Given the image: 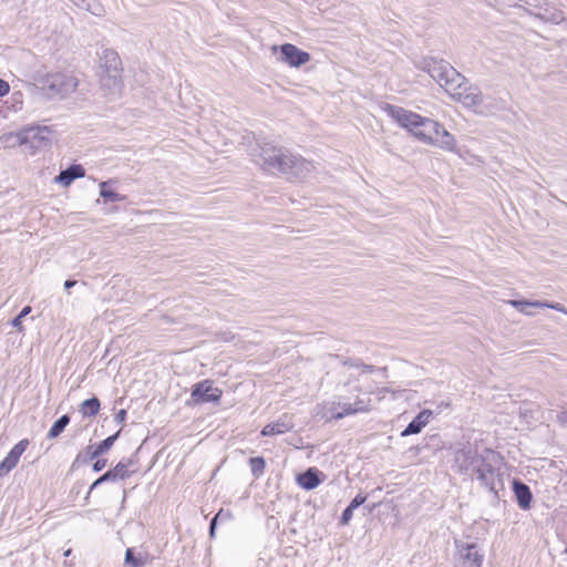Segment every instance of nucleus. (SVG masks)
Segmentation results:
<instances>
[{
  "instance_id": "nucleus-1",
  "label": "nucleus",
  "mask_w": 567,
  "mask_h": 567,
  "mask_svg": "<svg viewBox=\"0 0 567 567\" xmlns=\"http://www.w3.org/2000/svg\"><path fill=\"white\" fill-rule=\"evenodd\" d=\"M383 110L394 122L406 128L421 142L444 151H454L455 137L439 122L392 104H385Z\"/></svg>"
},
{
  "instance_id": "nucleus-2",
  "label": "nucleus",
  "mask_w": 567,
  "mask_h": 567,
  "mask_svg": "<svg viewBox=\"0 0 567 567\" xmlns=\"http://www.w3.org/2000/svg\"><path fill=\"white\" fill-rule=\"evenodd\" d=\"M250 155L256 164L271 174L281 173L297 178H305L316 168L312 162L271 143L258 144Z\"/></svg>"
},
{
  "instance_id": "nucleus-3",
  "label": "nucleus",
  "mask_w": 567,
  "mask_h": 567,
  "mask_svg": "<svg viewBox=\"0 0 567 567\" xmlns=\"http://www.w3.org/2000/svg\"><path fill=\"white\" fill-rule=\"evenodd\" d=\"M425 70L453 99L456 100L458 95H462L461 92L466 86L467 81L449 62L431 58L425 60Z\"/></svg>"
},
{
  "instance_id": "nucleus-4",
  "label": "nucleus",
  "mask_w": 567,
  "mask_h": 567,
  "mask_svg": "<svg viewBox=\"0 0 567 567\" xmlns=\"http://www.w3.org/2000/svg\"><path fill=\"white\" fill-rule=\"evenodd\" d=\"M456 99L464 106L473 109L475 113L484 116L495 115L497 112L505 109V102L489 95H483L481 90L476 86L467 85Z\"/></svg>"
},
{
  "instance_id": "nucleus-5",
  "label": "nucleus",
  "mask_w": 567,
  "mask_h": 567,
  "mask_svg": "<svg viewBox=\"0 0 567 567\" xmlns=\"http://www.w3.org/2000/svg\"><path fill=\"white\" fill-rule=\"evenodd\" d=\"M42 90L45 91L47 95L51 99L54 97H66L73 93L78 85V79L71 73L66 72H54L48 73L41 81Z\"/></svg>"
},
{
  "instance_id": "nucleus-6",
  "label": "nucleus",
  "mask_w": 567,
  "mask_h": 567,
  "mask_svg": "<svg viewBox=\"0 0 567 567\" xmlns=\"http://www.w3.org/2000/svg\"><path fill=\"white\" fill-rule=\"evenodd\" d=\"M493 458H495V454L488 453V457L475 458L473 466L481 484L497 494L498 488L502 487V478L498 468L492 463Z\"/></svg>"
},
{
  "instance_id": "nucleus-7",
  "label": "nucleus",
  "mask_w": 567,
  "mask_h": 567,
  "mask_svg": "<svg viewBox=\"0 0 567 567\" xmlns=\"http://www.w3.org/2000/svg\"><path fill=\"white\" fill-rule=\"evenodd\" d=\"M454 567H482L484 554L474 543L454 540Z\"/></svg>"
},
{
  "instance_id": "nucleus-8",
  "label": "nucleus",
  "mask_w": 567,
  "mask_h": 567,
  "mask_svg": "<svg viewBox=\"0 0 567 567\" xmlns=\"http://www.w3.org/2000/svg\"><path fill=\"white\" fill-rule=\"evenodd\" d=\"M50 130L47 126H30L17 134H10L6 137V142L14 138L20 145L32 143L33 146L40 147L50 143Z\"/></svg>"
},
{
  "instance_id": "nucleus-9",
  "label": "nucleus",
  "mask_w": 567,
  "mask_h": 567,
  "mask_svg": "<svg viewBox=\"0 0 567 567\" xmlns=\"http://www.w3.org/2000/svg\"><path fill=\"white\" fill-rule=\"evenodd\" d=\"M357 405H359L358 409L351 410L350 408H348V410L346 411H340L341 401L327 402L322 406V416L326 417L327 420H341L348 415L365 413L370 411V400L365 401L363 399L358 398Z\"/></svg>"
},
{
  "instance_id": "nucleus-10",
  "label": "nucleus",
  "mask_w": 567,
  "mask_h": 567,
  "mask_svg": "<svg viewBox=\"0 0 567 567\" xmlns=\"http://www.w3.org/2000/svg\"><path fill=\"white\" fill-rule=\"evenodd\" d=\"M223 391L214 386L213 381L204 380L194 384L190 398L196 404L218 402L221 398Z\"/></svg>"
},
{
  "instance_id": "nucleus-11",
  "label": "nucleus",
  "mask_w": 567,
  "mask_h": 567,
  "mask_svg": "<svg viewBox=\"0 0 567 567\" xmlns=\"http://www.w3.org/2000/svg\"><path fill=\"white\" fill-rule=\"evenodd\" d=\"M279 50L281 53L280 61L285 64H288L290 68H299L308 63L311 59L308 52L302 51L291 43H285L280 45Z\"/></svg>"
},
{
  "instance_id": "nucleus-12",
  "label": "nucleus",
  "mask_w": 567,
  "mask_h": 567,
  "mask_svg": "<svg viewBox=\"0 0 567 567\" xmlns=\"http://www.w3.org/2000/svg\"><path fill=\"white\" fill-rule=\"evenodd\" d=\"M29 445L30 441L28 439H23L10 450L0 463V477L8 475L18 465L21 455L25 452Z\"/></svg>"
},
{
  "instance_id": "nucleus-13",
  "label": "nucleus",
  "mask_w": 567,
  "mask_h": 567,
  "mask_svg": "<svg viewBox=\"0 0 567 567\" xmlns=\"http://www.w3.org/2000/svg\"><path fill=\"white\" fill-rule=\"evenodd\" d=\"M29 445L30 441L28 439H23L10 450L0 463V477L8 475L18 465L21 455L25 452Z\"/></svg>"
},
{
  "instance_id": "nucleus-14",
  "label": "nucleus",
  "mask_w": 567,
  "mask_h": 567,
  "mask_svg": "<svg viewBox=\"0 0 567 567\" xmlns=\"http://www.w3.org/2000/svg\"><path fill=\"white\" fill-rule=\"evenodd\" d=\"M293 422L290 416L287 414L281 415L276 421L267 424L261 430L262 436H272V435H280L285 434L293 429Z\"/></svg>"
},
{
  "instance_id": "nucleus-15",
  "label": "nucleus",
  "mask_w": 567,
  "mask_h": 567,
  "mask_svg": "<svg viewBox=\"0 0 567 567\" xmlns=\"http://www.w3.org/2000/svg\"><path fill=\"white\" fill-rule=\"evenodd\" d=\"M100 81L109 95H118L122 87V71L115 72H101Z\"/></svg>"
},
{
  "instance_id": "nucleus-16",
  "label": "nucleus",
  "mask_w": 567,
  "mask_h": 567,
  "mask_svg": "<svg viewBox=\"0 0 567 567\" xmlns=\"http://www.w3.org/2000/svg\"><path fill=\"white\" fill-rule=\"evenodd\" d=\"M101 72L122 71V62L116 51L112 49L103 50L100 55Z\"/></svg>"
},
{
  "instance_id": "nucleus-17",
  "label": "nucleus",
  "mask_w": 567,
  "mask_h": 567,
  "mask_svg": "<svg viewBox=\"0 0 567 567\" xmlns=\"http://www.w3.org/2000/svg\"><path fill=\"white\" fill-rule=\"evenodd\" d=\"M433 415L431 410H422L402 431L401 436H409L420 433L426 426Z\"/></svg>"
},
{
  "instance_id": "nucleus-18",
  "label": "nucleus",
  "mask_w": 567,
  "mask_h": 567,
  "mask_svg": "<svg viewBox=\"0 0 567 567\" xmlns=\"http://www.w3.org/2000/svg\"><path fill=\"white\" fill-rule=\"evenodd\" d=\"M85 175V169L80 164H73L69 166L66 169L60 172V174L55 177V182L61 184L62 186H69L76 178H81Z\"/></svg>"
},
{
  "instance_id": "nucleus-19",
  "label": "nucleus",
  "mask_w": 567,
  "mask_h": 567,
  "mask_svg": "<svg viewBox=\"0 0 567 567\" xmlns=\"http://www.w3.org/2000/svg\"><path fill=\"white\" fill-rule=\"evenodd\" d=\"M513 489H514L518 506L522 509H528L530 507V503H532V498H533L529 486L518 480H515L513 482Z\"/></svg>"
},
{
  "instance_id": "nucleus-20",
  "label": "nucleus",
  "mask_w": 567,
  "mask_h": 567,
  "mask_svg": "<svg viewBox=\"0 0 567 567\" xmlns=\"http://www.w3.org/2000/svg\"><path fill=\"white\" fill-rule=\"evenodd\" d=\"M132 472L128 470V464L118 462L113 468L105 472L100 476V482H110L116 480H125L130 477Z\"/></svg>"
},
{
  "instance_id": "nucleus-21",
  "label": "nucleus",
  "mask_w": 567,
  "mask_h": 567,
  "mask_svg": "<svg viewBox=\"0 0 567 567\" xmlns=\"http://www.w3.org/2000/svg\"><path fill=\"white\" fill-rule=\"evenodd\" d=\"M318 474H319L318 470L308 468L306 472L298 475L297 482L302 488H305L307 491L313 489L321 482Z\"/></svg>"
},
{
  "instance_id": "nucleus-22",
  "label": "nucleus",
  "mask_w": 567,
  "mask_h": 567,
  "mask_svg": "<svg viewBox=\"0 0 567 567\" xmlns=\"http://www.w3.org/2000/svg\"><path fill=\"white\" fill-rule=\"evenodd\" d=\"M508 303L512 305L519 312L527 315V316L534 315V312L532 311V308H544V306H546V302H543V301H526V300H509Z\"/></svg>"
},
{
  "instance_id": "nucleus-23",
  "label": "nucleus",
  "mask_w": 567,
  "mask_h": 567,
  "mask_svg": "<svg viewBox=\"0 0 567 567\" xmlns=\"http://www.w3.org/2000/svg\"><path fill=\"white\" fill-rule=\"evenodd\" d=\"M100 400L95 396L84 400L80 405V412L83 416H95L100 411Z\"/></svg>"
},
{
  "instance_id": "nucleus-24",
  "label": "nucleus",
  "mask_w": 567,
  "mask_h": 567,
  "mask_svg": "<svg viewBox=\"0 0 567 567\" xmlns=\"http://www.w3.org/2000/svg\"><path fill=\"white\" fill-rule=\"evenodd\" d=\"M75 6L87 10L94 16H102L104 13L103 7L96 0H71Z\"/></svg>"
},
{
  "instance_id": "nucleus-25",
  "label": "nucleus",
  "mask_w": 567,
  "mask_h": 567,
  "mask_svg": "<svg viewBox=\"0 0 567 567\" xmlns=\"http://www.w3.org/2000/svg\"><path fill=\"white\" fill-rule=\"evenodd\" d=\"M111 184V181L101 182L100 183V196L103 197L105 200L109 202H123L125 199V196L112 190L109 188V185Z\"/></svg>"
},
{
  "instance_id": "nucleus-26",
  "label": "nucleus",
  "mask_w": 567,
  "mask_h": 567,
  "mask_svg": "<svg viewBox=\"0 0 567 567\" xmlns=\"http://www.w3.org/2000/svg\"><path fill=\"white\" fill-rule=\"evenodd\" d=\"M69 423H70V416L68 414L60 416L51 426V429L48 433V437L49 439L58 437L64 431V429L68 426Z\"/></svg>"
},
{
  "instance_id": "nucleus-27",
  "label": "nucleus",
  "mask_w": 567,
  "mask_h": 567,
  "mask_svg": "<svg viewBox=\"0 0 567 567\" xmlns=\"http://www.w3.org/2000/svg\"><path fill=\"white\" fill-rule=\"evenodd\" d=\"M125 564L131 567H144L146 565L145 556L141 554L136 557L132 548H127L125 551Z\"/></svg>"
},
{
  "instance_id": "nucleus-28",
  "label": "nucleus",
  "mask_w": 567,
  "mask_h": 567,
  "mask_svg": "<svg viewBox=\"0 0 567 567\" xmlns=\"http://www.w3.org/2000/svg\"><path fill=\"white\" fill-rule=\"evenodd\" d=\"M249 465H250V471H251L252 475L256 478H258L265 472L266 462H265L264 457L256 456V457H251L249 460Z\"/></svg>"
},
{
  "instance_id": "nucleus-29",
  "label": "nucleus",
  "mask_w": 567,
  "mask_h": 567,
  "mask_svg": "<svg viewBox=\"0 0 567 567\" xmlns=\"http://www.w3.org/2000/svg\"><path fill=\"white\" fill-rule=\"evenodd\" d=\"M120 431L116 432L115 434L106 437L105 440H103L101 443H99L96 446H95V454H104L106 453L114 444V442L117 440L118 435H120Z\"/></svg>"
},
{
  "instance_id": "nucleus-30",
  "label": "nucleus",
  "mask_w": 567,
  "mask_h": 567,
  "mask_svg": "<svg viewBox=\"0 0 567 567\" xmlns=\"http://www.w3.org/2000/svg\"><path fill=\"white\" fill-rule=\"evenodd\" d=\"M31 312V307L25 306L20 313L11 321V326L16 328H21L22 319Z\"/></svg>"
},
{
  "instance_id": "nucleus-31",
  "label": "nucleus",
  "mask_w": 567,
  "mask_h": 567,
  "mask_svg": "<svg viewBox=\"0 0 567 567\" xmlns=\"http://www.w3.org/2000/svg\"><path fill=\"white\" fill-rule=\"evenodd\" d=\"M353 508H351L349 505L346 507V509L342 512L340 524L341 525H348L353 516Z\"/></svg>"
},
{
  "instance_id": "nucleus-32",
  "label": "nucleus",
  "mask_w": 567,
  "mask_h": 567,
  "mask_svg": "<svg viewBox=\"0 0 567 567\" xmlns=\"http://www.w3.org/2000/svg\"><path fill=\"white\" fill-rule=\"evenodd\" d=\"M365 501H367V496L360 493L350 502L349 506L353 509H357Z\"/></svg>"
},
{
  "instance_id": "nucleus-33",
  "label": "nucleus",
  "mask_w": 567,
  "mask_h": 567,
  "mask_svg": "<svg viewBox=\"0 0 567 567\" xmlns=\"http://www.w3.org/2000/svg\"><path fill=\"white\" fill-rule=\"evenodd\" d=\"M223 515V511H219L214 517L213 519L210 520V524H209V535L210 537H214L215 535V529H216V525H217V520L218 518Z\"/></svg>"
},
{
  "instance_id": "nucleus-34",
  "label": "nucleus",
  "mask_w": 567,
  "mask_h": 567,
  "mask_svg": "<svg viewBox=\"0 0 567 567\" xmlns=\"http://www.w3.org/2000/svg\"><path fill=\"white\" fill-rule=\"evenodd\" d=\"M10 92V85L7 81L0 79V97L7 95Z\"/></svg>"
},
{
  "instance_id": "nucleus-35",
  "label": "nucleus",
  "mask_w": 567,
  "mask_h": 567,
  "mask_svg": "<svg viewBox=\"0 0 567 567\" xmlns=\"http://www.w3.org/2000/svg\"><path fill=\"white\" fill-rule=\"evenodd\" d=\"M106 466V460L104 458H97L93 464V471L100 472Z\"/></svg>"
},
{
  "instance_id": "nucleus-36",
  "label": "nucleus",
  "mask_w": 567,
  "mask_h": 567,
  "mask_svg": "<svg viewBox=\"0 0 567 567\" xmlns=\"http://www.w3.org/2000/svg\"><path fill=\"white\" fill-rule=\"evenodd\" d=\"M126 419V411L125 410H120L116 414H115V421L117 423H123Z\"/></svg>"
},
{
  "instance_id": "nucleus-37",
  "label": "nucleus",
  "mask_w": 567,
  "mask_h": 567,
  "mask_svg": "<svg viewBox=\"0 0 567 567\" xmlns=\"http://www.w3.org/2000/svg\"><path fill=\"white\" fill-rule=\"evenodd\" d=\"M359 405H357V400L353 402V403H347V402H342L341 401V408H340V411H346L348 410V408H350L351 410L353 409H358Z\"/></svg>"
},
{
  "instance_id": "nucleus-38",
  "label": "nucleus",
  "mask_w": 567,
  "mask_h": 567,
  "mask_svg": "<svg viewBox=\"0 0 567 567\" xmlns=\"http://www.w3.org/2000/svg\"><path fill=\"white\" fill-rule=\"evenodd\" d=\"M90 460L97 458L101 454H95V446L90 445L86 450Z\"/></svg>"
},
{
  "instance_id": "nucleus-39",
  "label": "nucleus",
  "mask_w": 567,
  "mask_h": 567,
  "mask_svg": "<svg viewBox=\"0 0 567 567\" xmlns=\"http://www.w3.org/2000/svg\"><path fill=\"white\" fill-rule=\"evenodd\" d=\"M544 308L555 309V310L560 311V312L565 311L564 307L560 303H548V302H546V306H544Z\"/></svg>"
},
{
  "instance_id": "nucleus-40",
  "label": "nucleus",
  "mask_w": 567,
  "mask_h": 567,
  "mask_svg": "<svg viewBox=\"0 0 567 567\" xmlns=\"http://www.w3.org/2000/svg\"><path fill=\"white\" fill-rule=\"evenodd\" d=\"M362 371L365 373H372L375 368L373 365L361 364Z\"/></svg>"
},
{
  "instance_id": "nucleus-41",
  "label": "nucleus",
  "mask_w": 567,
  "mask_h": 567,
  "mask_svg": "<svg viewBox=\"0 0 567 567\" xmlns=\"http://www.w3.org/2000/svg\"><path fill=\"white\" fill-rule=\"evenodd\" d=\"M75 285H76V281H75V280H66V281L64 282V288H65V289H70V288H72V287H73V286H75Z\"/></svg>"
},
{
  "instance_id": "nucleus-42",
  "label": "nucleus",
  "mask_w": 567,
  "mask_h": 567,
  "mask_svg": "<svg viewBox=\"0 0 567 567\" xmlns=\"http://www.w3.org/2000/svg\"><path fill=\"white\" fill-rule=\"evenodd\" d=\"M103 482H100V477L93 482V484L91 485L90 487V491H93L94 488H96L99 485H101Z\"/></svg>"
},
{
  "instance_id": "nucleus-43",
  "label": "nucleus",
  "mask_w": 567,
  "mask_h": 567,
  "mask_svg": "<svg viewBox=\"0 0 567 567\" xmlns=\"http://www.w3.org/2000/svg\"><path fill=\"white\" fill-rule=\"evenodd\" d=\"M80 460V455L76 456L74 463H73V466L75 465V463Z\"/></svg>"
},
{
  "instance_id": "nucleus-44",
  "label": "nucleus",
  "mask_w": 567,
  "mask_h": 567,
  "mask_svg": "<svg viewBox=\"0 0 567 567\" xmlns=\"http://www.w3.org/2000/svg\"><path fill=\"white\" fill-rule=\"evenodd\" d=\"M277 49H278L277 45L272 47V51H277Z\"/></svg>"
}]
</instances>
